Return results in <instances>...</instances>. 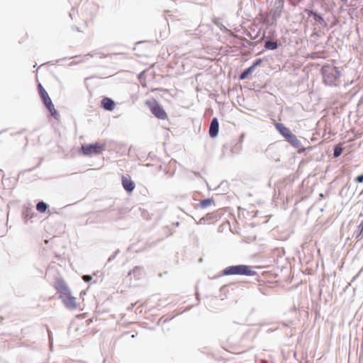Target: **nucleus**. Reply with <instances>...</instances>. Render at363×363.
Listing matches in <instances>:
<instances>
[{"label":"nucleus","mask_w":363,"mask_h":363,"mask_svg":"<svg viewBox=\"0 0 363 363\" xmlns=\"http://www.w3.org/2000/svg\"><path fill=\"white\" fill-rule=\"evenodd\" d=\"M54 288L59 294V298L61 299L65 306L71 311L80 308V303L74 297L65 281L62 279H57L54 284Z\"/></svg>","instance_id":"1"},{"label":"nucleus","mask_w":363,"mask_h":363,"mask_svg":"<svg viewBox=\"0 0 363 363\" xmlns=\"http://www.w3.org/2000/svg\"><path fill=\"white\" fill-rule=\"evenodd\" d=\"M321 70L325 84L329 86L337 84L340 77V72L336 67L327 65H324Z\"/></svg>","instance_id":"2"},{"label":"nucleus","mask_w":363,"mask_h":363,"mask_svg":"<svg viewBox=\"0 0 363 363\" xmlns=\"http://www.w3.org/2000/svg\"><path fill=\"white\" fill-rule=\"evenodd\" d=\"M256 274L252 267L243 264L228 267L223 271V275L254 276Z\"/></svg>","instance_id":"3"},{"label":"nucleus","mask_w":363,"mask_h":363,"mask_svg":"<svg viewBox=\"0 0 363 363\" xmlns=\"http://www.w3.org/2000/svg\"><path fill=\"white\" fill-rule=\"evenodd\" d=\"M105 149V143H96L82 145L80 148V152L86 156H92L101 154Z\"/></svg>","instance_id":"4"},{"label":"nucleus","mask_w":363,"mask_h":363,"mask_svg":"<svg viewBox=\"0 0 363 363\" xmlns=\"http://www.w3.org/2000/svg\"><path fill=\"white\" fill-rule=\"evenodd\" d=\"M145 104L150 108L152 113L156 118L161 120L167 119V114L156 100L147 101Z\"/></svg>","instance_id":"5"},{"label":"nucleus","mask_w":363,"mask_h":363,"mask_svg":"<svg viewBox=\"0 0 363 363\" xmlns=\"http://www.w3.org/2000/svg\"><path fill=\"white\" fill-rule=\"evenodd\" d=\"M286 141L289 143L293 147L298 148V152L302 153L306 149L304 147H301V143L300 140L298 139L296 135L292 134L291 135H289V138L286 139Z\"/></svg>","instance_id":"6"},{"label":"nucleus","mask_w":363,"mask_h":363,"mask_svg":"<svg viewBox=\"0 0 363 363\" xmlns=\"http://www.w3.org/2000/svg\"><path fill=\"white\" fill-rule=\"evenodd\" d=\"M121 181L123 187L128 192H132L134 190L135 185L134 182L131 180L130 176H123Z\"/></svg>","instance_id":"7"},{"label":"nucleus","mask_w":363,"mask_h":363,"mask_svg":"<svg viewBox=\"0 0 363 363\" xmlns=\"http://www.w3.org/2000/svg\"><path fill=\"white\" fill-rule=\"evenodd\" d=\"M275 128L279 132V133L284 137L286 140L289 138V135H291L293 134L290 129L284 126V125L282 123H276Z\"/></svg>","instance_id":"8"},{"label":"nucleus","mask_w":363,"mask_h":363,"mask_svg":"<svg viewBox=\"0 0 363 363\" xmlns=\"http://www.w3.org/2000/svg\"><path fill=\"white\" fill-rule=\"evenodd\" d=\"M38 89L39 95L43 101L44 105L52 101L51 99L50 98L48 92L45 91V89L43 88L42 84L40 83L38 85Z\"/></svg>","instance_id":"9"},{"label":"nucleus","mask_w":363,"mask_h":363,"mask_svg":"<svg viewBox=\"0 0 363 363\" xmlns=\"http://www.w3.org/2000/svg\"><path fill=\"white\" fill-rule=\"evenodd\" d=\"M262 60L261 59H258L256 60L252 66L248 67L246 70H245L240 76V79H245L247 77V76L251 74L255 69V67L259 65L262 63Z\"/></svg>","instance_id":"10"},{"label":"nucleus","mask_w":363,"mask_h":363,"mask_svg":"<svg viewBox=\"0 0 363 363\" xmlns=\"http://www.w3.org/2000/svg\"><path fill=\"white\" fill-rule=\"evenodd\" d=\"M101 106L107 111H113L115 108V102L108 97H104L101 101Z\"/></svg>","instance_id":"11"},{"label":"nucleus","mask_w":363,"mask_h":363,"mask_svg":"<svg viewBox=\"0 0 363 363\" xmlns=\"http://www.w3.org/2000/svg\"><path fill=\"white\" fill-rule=\"evenodd\" d=\"M218 128H219V124L218 119L216 118H214L211 123L210 128H209V135L214 138L218 135Z\"/></svg>","instance_id":"12"},{"label":"nucleus","mask_w":363,"mask_h":363,"mask_svg":"<svg viewBox=\"0 0 363 363\" xmlns=\"http://www.w3.org/2000/svg\"><path fill=\"white\" fill-rule=\"evenodd\" d=\"M214 204V200L213 199H206L200 201L197 205L201 208H206Z\"/></svg>","instance_id":"13"},{"label":"nucleus","mask_w":363,"mask_h":363,"mask_svg":"<svg viewBox=\"0 0 363 363\" xmlns=\"http://www.w3.org/2000/svg\"><path fill=\"white\" fill-rule=\"evenodd\" d=\"M45 106H46V108H48V110L49 111L50 114L55 118H57L59 117V114H58L57 110L55 108V106H54V104H52V101L45 104Z\"/></svg>","instance_id":"14"},{"label":"nucleus","mask_w":363,"mask_h":363,"mask_svg":"<svg viewBox=\"0 0 363 363\" xmlns=\"http://www.w3.org/2000/svg\"><path fill=\"white\" fill-rule=\"evenodd\" d=\"M48 205L43 202L40 201L36 205V210L40 213H45L48 209Z\"/></svg>","instance_id":"15"},{"label":"nucleus","mask_w":363,"mask_h":363,"mask_svg":"<svg viewBox=\"0 0 363 363\" xmlns=\"http://www.w3.org/2000/svg\"><path fill=\"white\" fill-rule=\"evenodd\" d=\"M278 47L277 42L268 40L265 43L264 48L268 50H275Z\"/></svg>","instance_id":"16"},{"label":"nucleus","mask_w":363,"mask_h":363,"mask_svg":"<svg viewBox=\"0 0 363 363\" xmlns=\"http://www.w3.org/2000/svg\"><path fill=\"white\" fill-rule=\"evenodd\" d=\"M343 149L342 148L340 144L337 145L334 147V157H337L342 153Z\"/></svg>","instance_id":"17"},{"label":"nucleus","mask_w":363,"mask_h":363,"mask_svg":"<svg viewBox=\"0 0 363 363\" xmlns=\"http://www.w3.org/2000/svg\"><path fill=\"white\" fill-rule=\"evenodd\" d=\"M358 228H359V235L358 236L363 237V222L359 224Z\"/></svg>","instance_id":"18"},{"label":"nucleus","mask_w":363,"mask_h":363,"mask_svg":"<svg viewBox=\"0 0 363 363\" xmlns=\"http://www.w3.org/2000/svg\"><path fill=\"white\" fill-rule=\"evenodd\" d=\"M356 181L359 183H362L363 182V174H361V175H359L357 178H356Z\"/></svg>","instance_id":"19"},{"label":"nucleus","mask_w":363,"mask_h":363,"mask_svg":"<svg viewBox=\"0 0 363 363\" xmlns=\"http://www.w3.org/2000/svg\"><path fill=\"white\" fill-rule=\"evenodd\" d=\"M31 212V209L30 208H27L26 210V211L24 212V215L26 217H28L29 216V213Z\"/></svg>","instance_id":"20"},{"label":"nucleus","mask_w":363,"mask_h":363,"mask_svg":"<svg viewBox=\"0 0 363 363\" xmlns=\"http://www.w3.org/2000/svg\"><path fill=\"white\" fill-rule=\"evenodd\" d=\"M309 16L311 15H314V16H316L315 13H314L312 11H310V10H308V9H306L305 11Z\"/></svg>","instance_id":"21"},{"label":"nucleus","mask_w":363,"mask_h":363,"mask_svg":"<svg viewBox=\"0 0 363 363\" xmlns=\"http://www.w3.org/2000/svg\"><path fill=\"white\" fill-rule=\"evenodd\" d=\"M84 280L85 281H89L91 279V277L86 275L83 277Z\"/></svg>","instance_id":"22"},{"label":"nucleus","mask_w":363,"mask_h":363,"mask_svg":"<svg viewBox=\"0 0 363 363\" xmlns=\"http://www.w3.org/2000/svg\"><path fill=\"white\" fill-rule=\"evenodd\" d=\"M82 315H77V318H79V317H82Z\"/></svg>","instance_id":"23"}]
</instances>
